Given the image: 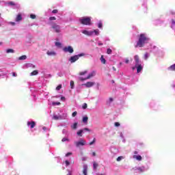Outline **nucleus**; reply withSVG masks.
<instances>
[{"label":"nucleus","instance_id":"1","mask_svg":"<svg viewBox=\"0 0 175 175\" xmlns=\"http://www.w3.org/2000/svg\"><path fill=\"white\" fill-rule=\"evenodd\" d=\"M150 39L146 36L145 33H141L139 34L138 42H137V44L135 45V48L137 47H144V44L148 42Z\"/></svg>","mask_w":175,"mask_h":175},{"label":"nucleus","instance_id":"2","mask_svg":"<svg viewBox=\"0 0 175 175\" xmlns=\"http://www.w3.org/2000/svg\"><path fill=\"white\" fill-rule=\"evenodd\" d=\"M79 22L83 25H92V22H91V17H82L79 19Z\"/></svg>","mask_w":175,"mask_h":175},{"label":"nucleus","instance_id":"3","mask_svg":"<svg viewBox=\"0 0 175 175\" xmlns=\"http://www.w3.org/2000/svg\"><path fill=\"white\" fill-rule=\"evenodd\" d=\"M84 55H85V53H80L78 55H75L74 56L70 57L69 61L71 64H73L76 62V61H77L79 58H80V57H84Z\"/></svg>","mask_w":175,"mask_h":175},{"label":"nucleus","instance_id":"4","mask_svg":"<svg viewBox=\"0 0 175 175\" xmlns=\"http://www.w3.org/2000/svg\"><path fill=\"white\" fill-rule=\"evenodd\" d=\"M52 29H54L56 33H59V32H61V27L57 25V23H53L52 25Z\"/></svg>","mask_w":175,"mask_h":175},{"label":"nucleus","instance_id":"5","mask_svg":"<svg viewBox=\"0 0 175 175\" xmlns=\"http://www.w3.org/2000/svg\"><path fill=\"white\" fill-rule=\"evenodd\" d=\"M63 51H64V53H70V54H72L75 50H73V47L68 46L63 48Z\"/></svg>","mask_w":175,"mask_h":175},{"label":"nucleus","instance_id":"6","mask_svg":"<svg viewBox=\"0 0 175 175\" xmlns=\"http://www.w3.org/2000/svg\"><path fill=\"white\" fill-rule=\"evenodd\" d=\"M75 144L76 147H80L81 146H85V141L84 139H81L79 142H75Z\"/></svg>","mask_w":175,"mask_h":175},{"label":"nucleus","instance_id":"7","mask_svg":"<svg viewBox=\"0 0 175 175\" xmlns=\"http://www.w3.org/2000/svg\"><path fill=\"white\" fill-rule=\"evenodd\" d=\"M82 85H85L86 88H91V87L95 85V82L88 81L86 83L82 84Z\"/></svg>","mask_w":175,"mask_h":175},{"label":"nucleus","instance_id":"8","mask_svg":"<svg viewBox=\"0 0 175 175\" xmlns=\"http://www.w3.org/2000/svg\"><path fill=\"white\" fill-rule=\"evenodd\" d=\"M82 33H83L84 35H87V36H92V35H94V31H88L87 30H83L82 31Z\"/></svg>","mask_w":175,"mask_h":175},{"label":"nucleus","instance_id":"9","mask_svg":"<svg viewBox=\"0 0 175 175\" xmlns=\"http://www.w3.org/2000/svg\"><path fill=\"white\" fill-rule=\"evenodd\" d=\"M27 126H30V128L33 129V128H35V126H36V123L33 121L27 122Z\"/></svg>","mask_w":175,"mask_h":175},{"label":"nucleus","instance_id":"10","mask_svg":"<svg viewBox=\"0 0 175 175\" xmlns=\"http://www.w3.org/2000/svg\"><path fill=\"white\" fill-rule=\"evenodd\" d=\"M135 68H137V73H140V72L143 70V66H142V64L135 66Z\"/></svg>","mask_w":175,"mask_h":175},{"label":"nucleus","instance_id":"11","mask_svg":"<svg viewBox=\"0 0 175 175\" xmlns=\"http://www.w3.org/2000/svg\"><path fill=\"white\" fill-rule=\"evenodd\" d=\"M134 59L135 61V66L140 64V59H139V55L134 56Z\"/></svg>","mask_w":175,"mask_h":175},{"label":"nucleus","instance_id":"12","mask_svg":"<svg viewBox=\"0 0 175 175\" xmlns=\"http://www.w3.org/2000/svg\"><path fill=\"white\" fill-rule=\"evenodd\" d=\"M95 75H96V73L95 72V71H93L88 75V76L86 77V79L88 80V79H91V77H94V76H95Z\"/></svg>","mask_w":175,"mask_h":175},{"label":"nucleus","instance_id":"13","mask_svg":"<svg viewBox=\"0 0 175 175\" xmlns=\"http://www.w3.org/2000/svg\"><path fill=\"white\" fill-rule=\"evenodd\" d=\"M88 170V167L87 165H83V174L84 175H87V172Z\"/></svg>","mask_w":175,"mask_h":175},{"label":"nucleus","instance_id":"14","mask_svg":"<svg viewBox=\"0 0 175 175\" xmlns=\"http://www.w3.org/2000/svg\"><path fill=\"white\" fill-rule=\"evenodd\" d=\"M133 158L134 159H137V161H142V156H140V155H134V156H133Z\"/></svg>","mask_w":175,"mask_h":175},{"label":"nucleus","instance_id":"15","mask_svg":"<svg viewBox=\"0 0 175 175\" xmlns=\"http://www.w3.org/2000/svg\"><path fill=\"white\" fill-rule=\"evenodd\" d=\"M23 20V16H21V14H18L16 18V21H21Z\"/></svg>","mask_w":175,"mask_h":175},{"label":"nucleus","instance_id":"16","mask_svg":"<svg viewBox=\"0 0 175 175\" xmlns=\"http://www.w3.org/2000/svg\"><path fill=\"white\" fill-rule=\"evenodd\" d=\"M8 6H16V3L14 1H10L7 3Z\"/></svg>","mask_w":175,"mask_h":175},{"label":"nucleus","instance_id":"17","mask_svg":"<svg viewBox=\"0 0 175 175\" xmlns=\"http://www.w3.org/2000/svg\"><path fill=\"white\" fill-rule=\"evenodd\" d=\"M39 71L38 70H35L31 73V76H36V75H38Z\"/></svg>","mask_w":175,"mask_h":175},{"label":"nucleus","instance_id":"18","mask_svg":"<svg viewBox=\"0 0 175 175\" xmlns=\"http://www.w3.org/2000/svg\"><path fill=\"white\" fill-rule=\"evenodd\" d=\"M46 54H47V55H56L55 52L50 51H48L46 52Z\"/></svg>","mask_w":175,"mask_h":175},{"label":"nucleus","instance_id":"19","mask_svg":"<svg viewBox=\"0 0 175 175\" xmlns=\"http://www.w3.org/2000/svg\"><path fill=\"white\" fill-rule=\"evenodd\" d=\"M98 163H96V162H93V169L94 170H96V168L98 167Z\"/></svg>","mask_w":175,"mask_h":175},{"label":"nucleus","instance_id":"20","mask_svg":"<svg viewBox=\"0 0 175 175\" xmlns=\"http://www.w3.org/2000/svg\"><path fill=\"white\" fill-rule=\"evenodd\" d=\"M10 53H14V51L12 49H8L6 50V53L7 54H9Z\"/></svg>","mask_w":175,"mask_h":175},{"label":"nucleus","instance_id":"21","mask_svg":"<svg viewBox=\"0 0 175 175\" xmlns=\"http://www.w3.org/2000/svg\"><path fill=\"white\" fill-rule=\"evenodd\" d=\"M83 122H84V124H86L87 122H88V118L87 116H84L83 118Z\"/></svg>","mask_w":175,"mask_h":175},{"label":"nucleus","instance_id":"22","mask_svg":"<svg viewBox=\"0 0 175 175\" xmlns=\"http://www.w3.org/2000/svg\"><path fill=\"white\" fill-rule=\"evenodd\" d=\"M92 32H94V35H96V36H98L99 35V29H96L94 31H92Z\"/></svg>","mask_w":175,"mask_h":175},{"label":"nucleus","instance_id":"23","mask_svg":"<svg viewBox=\"0 0 175 175\" xmlns=\"http://www.w3.org/2000/svg\"><path fill=\"white\" fill-rule=\"evenodd\" d=\"M70 88H71L72 90H73V88H75V81H70Z\"/></svg>","mask_w":175,"mask_h":175},{"label":"nucleus","instance_id":"24","mask_svg":"<svg viewBox=\"0 0 175 175\" xmlns=\"http://www.w3.org/2000/svg\"><path fill=\"white\" fill-rule=\"evenodd\" d=\"M18 59H19L20 61L24 60V59H27V55H22V56L19 57Z\"/></svg>","mask_w":175,"mask_h":175},{"label":"nucleus","instance_id":"25","mask_svg":"<svg viewBox=\"0 0 175 175\" xmlns=\"http://www.w3.org/2000/svg\"><path fill=\"white\" fill-rule=\"evenodd\" d=\"M83 130H79L77 133V135H78V136H80L81 137V136H83Z\"/></svg>","mask_w":175,"mask_h":175},{"label":"nucleus","instance_id":"26","mask_svg":"<svg viewBox=\"0 0 175 175\" xmlns=\"http://www.w3.org/2000/svg\"><path fill=\"white\" fill-rule=\"evenodd\" d=\"M100 61L102 64H106V59L103 57V55L101 56Z\"/></svg>","mask_w":175,"mask_h":175},{"label":"nucleus","instance_id":"27","mask_svg":"<svg viewBox=\"0 0 175 175\" xmlns=\"http://www.w3.org/2000/svg\"><path fill=\"white\" fill-rule=\"evenodd\" d=\"M72 129H77V122L74 123L72 126H71Z\"/></svg>","mask_w":175,"mask_h":175},{"label":"nucleus","instance_id":"28","mask_svg":"<svg viewBox=\"0 0 175 175\" xmlns=\"http://www.w3.org/2000/svg\"><path fill=\"white\" fill-rule=\"evenodd\" d=\"M84 75H87V70L79 72V76H84Z\"/></svg>","mask_w":175,"mask_h":175},{"label":"nucleus","instance_id":"29","mask_svg":"<svg viewBox=\"0 0 175 175\" xmlns=\"http://www.w3.org/2000/svg\"><path fill=\"white\" fill-rule=\"evenodd\" d=\"M124 159V157L122 156H120V157H118L117 159H116V161L118 162H120V161Z\"/></svg>","mask_w":175,"mask_h":175},{"label":"nucleus","instance_id":"30","mask_svg":"<svg viewBox=\"0 0 175 175\" xmlns=\"http://www.w3.org/2000/svg\"><path fill=\"white\" fill-rule=\"evenodd\" d=\"M170 70H174L175 71V64L172 65L170 67Z\"/></svg>","mask_w":175,"mask_h":175},{"label":"nucleus","instance_id":"31","mask_svg":"<svg viewBox=\"0 0 175 175\" xmlns=\"http://www.w3.org/2000/svg\"><path fill=\"white\" fill-rule=\"evenodd\" d=\"M103 27V23H102V22H99L98 24V27L102 28Z\"/></svg>","mask_w":175,"mask_h":175},{"label":"nucleus","instance_id":"32","mask_svg":"<svg viewBox=\"0 0 175 175\" xmlns=\"http://www.w3.org/2000/svg\"><path fill=\"white\" fill-rule=\"evenodd\" d=\"M96 142V139L95 138L93 139V141L90 142V146H92L95 142Z\"/></svg>","mask_w":175,"mask_h":175},{"label":"nucleus","instance_id":"33","mask_svg":"<svg viewBox=\"0 0 175 175\" xmlns=\"http://www.w3.org/2000/svg\"><path fill=\"white\" fill-rule=\"evenodd\" d=\"M112 52H113V51H111V49H107V54H111Z\"/></svg>","mask_w":175,"mask_h":175},{"label":"nucleus","instance_id":"34","mask_svg":"<svg viewBox=\"0 0 175 175\" xmlns=\"http://www.w3.org/2000/svg\"><path fill=\"white\" fill-rule=\"evenodd\" d=\"M88 107V105H87V103H83V106H82V108L85 110V109H87Z\"/></svg>","mask_w":175,"mask_h":175},{"label":"nucleus","instance_id":"35","mask_svg":"<svg viewBox=\"0 0 175 175\" xmlns=\"http://www.w3.org/2000/svg\"><path fill=\"white\" fill-rule=\"evenodd\" d=\"M30 18H31L32 20H35V18H36V15H35V14H31V15H30Z\"/></svg>","mask_w":175,"mask_h":175},{"label":"nucleus","instance_id":"36","mask_svg":"<svg viewBox=\"0 0 175 175\" xmlns=\"http://www.w3.org/2000/svg\"><path fill=\"white\" fill-rule=\"evenodd\" d=\"M62 88V85H59L57 88H56V90L57 91H59L60 89Z\"/></svg>","mask_w":175,"mask_h":175},{"label":"nucleus","instance_id":"37","mask_svg":"<svg viewBox=\"0 0 175 175\" xmlns=\"http://www.w3.org/2000/svg\"><path fill=\"white\" fill-rule=\"evenodd\" d=\"M53 120H59V116H58L57 115H54L53 116Z\"/></svg>","mask_w":175,"mask_h":175},{"label":"nucleus","instance_id":"38","mask_svg":"<svg viewBox=\"0 0 175 175\" xmlns=\"http://www.w3.org/2000/svg\"><path fill=\"white\" fill-rule=\"evenodd\" d=\"M49 20H50V21H53V20H57V18H55V16H51L50 18H49Z\"/></svg>","mask_w":175,"mask_h":175},{"label":"nucleus","instance_id":"39","mask_svg":"<svg viewBox=\"0 0 175 175\" xmlns=\"http://www.w3.org/2000/svg\"><path fill=\"white\" fill-rule=\"evenodd\" d=\"M79 79V80H80L81 81H85V80H88V79H87V77H86V78H83V77H80Z\"/></svg>","mask_w":175,"mask_h":175},{"label":"nucleus","instance_id":"40","mask_svg":"<svg viewBox=\"0 0 175 175\" xmlns=\"http://www.w3.org/2000/svg\"><path fill=\"white\" fill-rule=\"evenodd\" d=\"M77 116V111H74L72 113V117H76Z\"/></svg>","mask_w":175,"mask_h":175},{"label":"nucleus","instance_id":"41","mask_svg":"<svg viewBox=\"0 0 175 175\" xmlns=\"http://www.w3.org/2000/svg\"><path fill=\"white\" fill-rule=\"evenodd\" d=\"M62 142H69V139L66 138V137H64L62 139Z\"/></svg>","mask_w":175,"mask_h":175},{"label":"nucleus","instance_id":"42","mask_svg":"<svg viewBox=\"0 0 175 175\" xmlns=\"http://www.w3.org/2000/svg\"><path fill=\"white\" fill-rule=\"evenodd\" d=\"M144 59H148V53H145Z\"/></svg>","mask_w":175,"mask_h":175},{"label":"nucleus","instance_id":"43","mask_svg":"<svg viewBox=\"0 0 175 175\" xmlns=\"http://www.w3.org/2000/svg\"><path fill=\"white\" fill-rule=\"evenodd\" d=\"M55 46H57V47L61 46V42H55Z\"/></svg>","mask_w":175,"mask_h":175},{"label":"nucleus","instance_id":"44","mask_svg":"<svg viewBox=\"0 0 175 175\" xmlns=\"http://www.w3.org/2000/svg\"><path fill=\"white\" fill-rule=\"evenodd\" d=\"M52 13H53V14H57V13H58V10H53Z\"/></svg>","mask_w":175,"mask_h":175},{"label":"nucleus","instance_id":"45","mask_svg":"<svg viewBox=\"0 0 175 175\" xmlns=\"http://www.w3.org/2000/svg\"><path fill=\"white\" fill-rule=\"evenodd\" d=\"M65 163L66 166H69V165H70V162H69L68 160L65 161Z\"/></svg>","mask_w":175,"mask_h":175},{"label":"nucleus","instance_id":"46","mask_svg":"<svg viewBox=\"0 0 175 175\" xmlns=\"http://www.w3.org/2000/svg\"><path fill=\"white\" fill-rule=\"evenodd\" d=\"M137 170H139V172H144V170L143 168H142V167H138Z\"/></svg>","mask_w":175,"mask_h":175},{"label":"nucleus","instance_id":"47","mask_svg":"<svg viewBox=\"0 0 175 175\" xmlns=\"http://www.w3.org/2000/svg\"><path fill=\"white\" fill-rule=\"evenodd\" d=\"M114 125H115V126H120V122H115Z\"/></svg>","mask_w":175,"mask_h":175},{"label":"nucleus","instance_id":"48","mask_svg":"<svg viewBox=\"0 0 175 175\" xmlns=\"http://www.w3.org/2000/svg\"><path fill=\"white\" fill-rule=\"evenodd\" d=\"M13 77H17V74L16 72H12Z\"/></svg>","mask_w":175,"mask_h":175},{"label":"nucleus","instance_id":"49","mask_svg":"<svg viewBox=\"0 0 175 175\" xmlns=\"http://www.w3.org/2000/svg\"><path fill=\"white\" fill-rule=\"evenodd\" d=\"M53 105H61V103H59V102L53 103Z\"/></svg>","mask_w":175,"mask_h":175},{"label":"nucleus","instance_id":"50","mask_svg":"<svg viewBox=\"0 0 175 175\" xmlns=\"http://www.w3.org/2000/svg\"><path fill=\"white\" fill-rule=\"evenodd\" d=\"M69 155H72V152H68L66 154V157H69Z\"/></svg>","mask_w":175,"mask_h":175},{"label":"nucleus","instance_id":"51","mask_svg":"<svg viewBox=\"0 0 175 175\" xmlns=\"http://www.w3.org/2000/svg\"><path fill=\"white\" fill-rule=\"evenodd\" d=\"M83 131H87L88 132L90 131V129H88V128L83 129Z\"/></svg>","mask_w":175,"mask_h":175},{"label":"nucleus","instance_id":"52","mask_svg":"<svg viewBox=\"0 0 175 175\" xmlns=\"http://www.w3.org/2000/svg\"><path fill=\"white\" fill-rule=\"evenodd\" d=\"M125 63H126V64H129V59H126Z\"/></svg>","mask_w":175,"mask_h":175},{"label":"nucleus","instance_id":"53","mask_svg":"<svg viewBox=\"0 0 175 175\" xmlns=\"http://www.w3.org/2000/svg\"><path fill=\"white\" fill-rule=\"evenodd\" d=\"M113 98H109V103H111V102H113Z\"/></svg>","mask_w":175,"mask_h":175},{"label":"nucleus","instance_id":"54","mask_svg":"<svg viewBox=\"0 0 175 175\" xmlns=\"http://www.w3.org/2000/svg\"><path fill=\"white\" fill-rule=\"evenodd\" d=\"M10 23L11 24V25H16V23L14 22H10Z\"/></svg>","mask_w":175,"mask_h":175},{"label":"nucleus","instance_id":"55","mask_svg":"<svg viewBox=\"0 0 175 175\" xmlns=\"http://www.w3.org/2000/svg\"><path fill=\"white\" fill-rule=\"evenodd\" d=\"M92 156H93V157H96V153L95 152H92Z\"/></svg>","mask_w":175,"mask_h":175},{"label":"nucleus","instance_id":"56","mask_svg":"<svg viewBox=\"0 0 175 175\" xmlns=\"http://www.w3.org/2000/svg\"><path fill=\"white\" fill-rule=\"evenodd\" d=\"M61 100H65V97H64V96H62V97H61Z\"/></svg>","mask_w":175,"mask_h":175},{"label":"nucleus","instance_id":"57","mask_svg":"<svg viewBox=\"0 0 175 175\" xmlns=\"http://www.w3.org/2000/svg\"><path fill=\"white\" fill-rule=\"evenodd\" d=\"M98 46H103V43L99 42V43H98Z\"/></svg>","mask_w":175,"mask_h":175},{"label":"nucleus","instance_id":"58","mask_svg":"<svg viewBox=\"0 0 175 175\" xmlns=\"http://www.w3.org/2000/svg\"><path fill=\"white\" fill-rule=\"evenodd\" d=\"M113 70H114L116 72V70H117V69H116V67H113Z\"/></svg>","mask_w":175,"mask_h":175},{"label":"nucleus","instance_id":"59","mask_svg":"<svg viewBox=\"0 0 175 175\" xmlns=\"http://www.w3.org/2000/svg\"><path fill=\"white\" fill-rule=\"evenodd\" d=\"M43 131H46V128L45 126L42 127Z\"/></svg>","mask_w":175,"mask_h":175},{"label":"nucleus","instance_id":"60","mask_svg":"<svg viewBox=\"0 0 175 175\" xmlns=\"http://www.w3.org/2000/svg\"><path fill=\"white\" fill-rule=\"evenodd\" d=\"M134 154L136 155V154H137V151H135L134 152Z\"/></svg>","mask_w":175,"mask_h":175},{"label":"nucleus","instance_id":"61","mask_svg":"<svg viewBox=\"0 0 175 175\" xmlns=\"http://www.w3.org/2000/svg\"><path fill=\"white\" fill-rule=\"evenodd\" d=\"M2 44V42H0V46Z\"/></svg>","mask_w":175,"mask_h":175},{"label":"nucleus","instance_id":"62","mask_svg":"<svg viewBox=\"0 0 175 175\" xmlns=\"http://www.w3.org/2000/svg\"><path fill=\"white\" fill-rule=\"evenodd\" d=\"M120 65H122V63H120Z\"/></svg>","mask_w":175,"mask_h":175},{"label":"nucleus","instance_id":"63","mask_svg":"<svg viewBox=\"0 0 175 175\" xmlns=\"http://www.w3.org/2000/svg\"><path fill=\"white\" fill-rule=\"evenodd\" d=\"M67 175H70V173H69L68 174H67Z\"/></svg>","mask_w":175,"mask_h":175},{"label":"nucleus","instance_id":"64","mask_svg":"<svg viewBox=\"0 0 175 175\" xmlns=\"http://www.w3.org/2000/svg\"><path fill=\"white\" fill-rule=\"evenodd\" d=\"M133 69H135V67H133Z\"/></svg>","mask_w":175,"mask_h":175}]
</instances>
